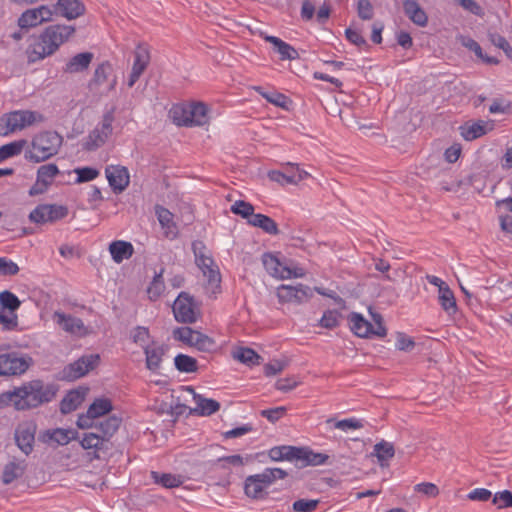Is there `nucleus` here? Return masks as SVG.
<instances>
[{
    "instance_id": "ddd939ff",
    "label": "nucleus",
    "mask_w": 512,
    "mask_h": 512,
    "mask_svg": "<svg viewBox=\"0 0 512 512\" xmlns=\"http://www.w3.org/2000/svg\"><path fill=\"white\" fill-rule=\"evenodd\" d=\"M277 297L281 303L301 305L313 297V290L304 284L280 285L277 288Z\"/></svg>"
},
{
    "instance_id": "c756f323",
    "label": "nucleus",
    "mask_w": 512,
    "mask_h": 512,
    "mask_svg": "<svg viewBox=\"0 0 512 512\" xmlns=\"http://www.w3.org/2000/svg\"><path fill=\"white\" fill-rule=\"evenodd\" d=\"M93 59L91 52H83L73 56L64 68L67 73H78L86 70Z\"/></svg>"
},
{
    "instance_id": "5fc2aeb1",
    "label": "nucleus",
    "mask_w": 512,
    "mask_h": 512,
    "mask_svg": "<svg viewBox=\"0 0 512 512\" xmlns=\"http://www.w3.org/2000/svg\"><path fill=\"white\" fill-rule=\"evenodd\" d=\"M462 45L468 48L469 50L473 51L476 54V56L482 59L484 62L488 64L498 63V60L496 58L484 56L481 46L472 38H463Z\"/></svg>"
},
{
    "instance_id": "a18cd8bd",
    "label": "nucleus",
    "mask_w": 512,
    "mask_h": 512,
    "mask_svg": "<svg viewBox=\"0 0 512 512\" xmlns=\"http://www.w3.org/2000/svg\"><path fill=\"white\" fill-rule=\"evenodd\" d=\"M40 24L42 23L41 21H39V16L36 8L24 11L18 19V25L22 29L33 28Z\"/></svg>"
},
{
    "instance_id": "20e7f679",
    "label": "nucleus",
    "mask_w": 512,
    "mask_h": 512,
    "mask_svg": "<svg viewBox=\"0 0 512 512\" xmlns=\"http://www.w3.org/2000/svg\"><path fill=\"white\" fill-rule=\"evenodd\" d=\"M173 122L178 126H204L209 122L208 107L202 102L175 105L170 110Z\"/></svg>"
},
{
    "instance_id": "5701e85b",
    "label": "nucleus",
    "mask_w": 512,
    "mask_h": 512,
    "mask_svg": "<svg viewBox=\"0 0 512 512\" xmlns=\"http://www.w3.org/2000/svg\"><path fill=\"white\" fill-rule=\"evenodd\" d=\"M328 455L316 453L307 447H296L295 462L297 466H318L324 464Z\"/></svg>"
},
{
    "instance_id": "603ef678",
    "label": "nucleus",
    "mask_w": 512,
    "mask_h": 512,
    "mask_svg": "<svg viewBox=\"0 0 512 512\" xmlns=\"http://www.w3.org/2000/svg\"><path fill=\"white\" fill-rule=\"evenodd\" d=\"M50 218L47 204L38 205L29 214V220L36 224L50 223Z\"/></svg>"
},
{
    "instance_id": "13d9d810",
    "label": "nucleus",
    "mask_w": 512,
    "mask_h": 512,
    "mask_svg": "<svg viewBox=\"0 0 512 512\" xmlns=\"http://www.w3.org/2000/svg\"><path fill=\"white\" fill-rule=\"evenodd\" d=\"M75 173L77 174L76 183L92 181L99 175V171L92 167L77 168Z\"/></svg>"
},
{
    "instance_id": "7c9ffc66",
    "label": "nucleus",
    "mask_w": 512,
    "mask_h": 512,
    "mask_svg": "<svg viewBox=\"0 0 512 512\" xmlns=\"http://www.w3.org/2000/svg\"><path fill=\"white\" fill-rule=\"evenodd\" d=\"M248 224L260 228L270 235H277L279 233L277 223L272 218L264 214L252 215V218L248 220Z\"/></svg>"
},
{
    "instance_id": "a878e982",
    "label": "nucleus",
    "mask_w": 512,
    "mask_h": 512,
    "mask_svg": "<svg viewBox=\"0 0 512 512\" xmlns=\"http://www.w3.org/2000/svg\"><path fill=\"white\" fill-rule=\"evenodd\" d=\"M403 9L406 16L416 25L425 27L428 23L426 12L415 0H404Z\"/></svg>"
},
{
    "instance_id": "f3484780",
    "label": "nucleus",
    "mask_w": 512,
    "mask_h": 512,
    "mask_svg": "<svg viewBox=\"0 0 512 512\" xmlns=\"http://www.w3.org/2000/svg\"><path fill=\"white\" fill-rule=\"evenodd\" d=\"M109 185L116 193L124 191L130 182L128 169L120 165H109L105 170Z\"/></svg>"
},
{
    "instance_id": "e2e57ef3",
    "label": "nucleus",
    "mask_w": 512,
    "mask_h": 512,
    "mask_svg": "<svg viewBox=\"0 0 512 512\" xmlns=\"http://www.w3.org/2000/svg\"><path fill=\"white\" fill-rule=\"evenodd\" d=\"M286 411H287L286 407L279 406V407H275V408L262 410V411H260V415L262 417H265L271 423H275L286 414Z\"/></svg>"
},
{
    "instance_id": "a19ab883",
    "label": "nucleus",
    "mask_w": 512,
    "mask_h": 512,
    "mask_svg": "<svg viewBox=\"0 0 512 512\" xmlns=\"http://www.w3.org/2000/svg\"><path fill=\"white\" fill-rule=\"evenodd\" d=\"M233 357L241 363L250 366L259 364V360L261 359V357L253 349L248 347H240L236 349L233 352Z\"/></svg>"
},
{
    "instance_id": "473e14b6",
    "label": "nucleus",
    "mask_w": 512,
    "mask_h": 512,
    "mask_svg": "<svg viewBox=\"0 0 512 512\" xmlns=\"http://www.w3.org/2000/svg\"><path fill=\"white\" fill-rule=\"evenodd\" d=\"M84 400V392L79 390H71L60 402V411L63 414H68L78 408Z\"/></svg>"
},
{
    "instance_id": "39448f33",
    "label": "nucleus",
    "mask_w": 512,
    "mask_h": 512,
    "mask_svg": "<svg viewBox=\"0 0 512 512\" xmlns=\"http://www.w3.org/2000/svg\"><path fill=\"white\" fill-rule=\"evenodd\" d=\"M287 472L281 468H266L262 473L248 476L245 480V494L253 499L262 498L265 488L277 479H284Z\"/></svg>"
},
{
    "instance_id": "aec40b11",
    "label": "nucleus",
    "mask_w": 512,
    "mask_h": 512,
    "mask_svg": "<svg viewBox=\"0 0 512 512\" xmlns=\"http://www.w3.org/2000/svg\"><path fill=\"white\" fill-rule=\"evenodd\" d=\"M54 322L59 325L65 332L76 335L85 334V325L80 318L67 315L60 311H55L52 316Z\"/></svg>"
},
{
    "instance_id": "c9c22d12",
    "label": "nucleus",
    "mask_w": 512,
    "mask_h": 512,
    "mask_svg": "<svg viewBox=\"0 0 512 512\" xmlns=\"http://www.w3.org/2000/svg\"><path fill=\"white\" fill-rule=\"evenodd\" d=\"M60 173L59 168L56 164L49 163L38 167L36 178L39 182L50 187L53 183V179Z\"/></svg>"
},
{
    "instance_id": "6e6552de",
    "label": "nucleus",
    "mask_w": 512,
    "mask_h": 512,
    "mask_svg": "<svg viewBox=\"0 0 512 512\" xmlns=\"http://www.w3.org/2000/svg\"><path fill=\"white\" fill-rule=\"evenodd\" d=\"M33 364V359L27 354L15 351L0 354V377L21 376Z\"/></svg>"
},
{
    "instance_id": "f8f14e48",
    "label": "nucleus",
    "mask_w": 512,
    "mask_h": 512,
    "mask_svg": "<svg viewBox=\"0 0 512 512\" xmlns=\"http://www.w3.org/2000/svg\"><path fill=\"white\" fill-rule=\"evenodd\" d=\"M80 445L88 451L87 455L90 460L105 458L111 449V443L107 439L93 432L83 433Z\"/></svg>"
},
{
    "instance_id": "423d86ee",
    "label": "nucleus",
    "mask_w": 512,
    "mask_h": 512,
    "mask_svg": "<svg viewBox=\"0 0 512 512\" xmlns=\"http://www.w3.org/2000/svg\"><path fill=\"white\" fill-rule=\"evenodd\" d=\"M372 319L375 323L373 325L367 321L361 314L353 312L349 315V322L351 330L358 337L370 338L372 336L384 337L387 333L386 328L383 325V318L379 313H372Z\"/></svg>"
},
{
    "instance_id": "4d7b16f0",
    "label": "nucleus",
    "mask_w": 512,
    "mask_h": 512,
    "mask_svg": "<svg viewBox=\"0 0 512 512\" xmlns=\"http://www.w3.org/2000/svg\"><path fill=\"white\" fill-rule=\"evenodd\" d=\"M284 265V279L302 278L306 275L305 269L290 259H286Z\"/></svg>"
},
{
    "instance_id": "c03bdc74",
    "label": "nucleus",
    "mask_w": 512,
    "mask_h": 512,
    "mask_svg": "<svg viewBox=\"0 0 512 512\" xmlns=\"http://www.w3.org/2000/svg\"><path fill=\"white\" fill-rule=\"evenodd\" d=\"M151 477L155 483L162 485L165 488H175L181 485L182 481L179 476H175L169 473L160 474L152 471Z\"/></svg>"
},
{
    "instance_id": "b1692460",
    "label": "nucleus",
    "mask_w": 512,
    "mask_h": 512,
    "mask_svg": "<svg viewBox=\"0 0 512 512\" xmlns=\"http://www.w3.org/2000/svg\"><path fill=\"white\" fill-rule=\"evenodd\" d=\"M55 11L66 19L73 20L84 14L85 6L79 0H58Z\"/></svg>"
},
{
    "instance_id": "9d476101",
    "label": "nucleus",
    "mask_w": 512,
    "mask_h": 512,
    "mask_svg": "<svg viewBox=\"0 0 512 512\" xmlns=\"http://www.w3.org/2000/svg\"><path fill=\"white\" fill-rule=\"evenodd\" d=\"M99 361L100 357L98 354L84 355L62 370L61 379L66 381L79 379L94 369Z\"/></svg>"
},
{
    "instance_id": "864d4df0",
    "label": "nucleus",
    "mask_w": 512,
    "mask_h": 512,
    "mask_svg": "<svg viewBox=\"0 0 512 512\" xmlns=\"http://www.w3.org/2000/svg\"><path fill=\"white\" fill-rule=\"evenodd\" d=\"M231 212L240 215L242 218L247 219V221L252 218V215H254V206L246 201L243 200H237L235 203L231 206Z\"/></svg>"
},
{
    "instance_id": "e433bc0d",
    "label": "nucleus",
    "mask_w": 512,
    "mask_h": 512,
    "mask_svg": "<svg viewBox=\"0 0 512 512\" xmlns=\"http://www.w3.org/2000/svg\"><path fill=\"white\" fill-rule=\"evenodd\" d=\"M268 455L273 461H295L296 447L286 445L276 446L269 450Z\"/></svg>"
},
{
    "instance_id": "338daca9",
    "label": "nucleus",
    "mask_w": 512,
    "mask_h": 512,
    "mask_svg": "<svg viewBox=\"0 0 512 512\" xmlns=\"http://www.w3.org/2000/svg\"><path fill=\"white\" fill-rule=\"evenodd\" d=\"M192 250L195 256V263L201 262L204 259L206 260V258H212L210 251L202 241H194L192 243Z\"/></svg>"
},
{
    "instance_id": "cd10ccee",
    "label": "nucleus",
    "mask_w": 512,
    "mask_h": 512,
    "mask_svg": "<svg viewBox=\"0 0 512 512\" xmlns=\"http://www.w3.org/2000/svg\"><path fill=\"white\" fill-rule=\"evenodd\" d=\"M262 263L265 270L275 278L284 279V270L286 259L280 260L272 253H265L262 256Z\"/></svg>"
},
{
    "instance_id": "c85d7f7f",
    "label": "nucleus",
    "mask_w": 512,
    "mask_h": 512,
    "mask_svg": "<svg viewBox=\"0 0 512 512\" xmlns=\"http://www.w3.org/2000/svg\"><path fill=\"white\" fill-rule=\"evenodd\" d=\"M460 132L465 140L472 141L488 132V123L482 120L472 123L467 122L460 126Z\"/></svg>"
},
{
    "instance_id": "680f3d73",
    "label": "nucleus",
    "mask_w": 512,
    "mask_h": 512,
    "mask_svg": "<svg viewBox=\"0 0 512 512\" xmlns=\"http://www.w3.org/2000/svg\"><path fill=\"white\" fill-rule=\"evenodd\" d=\"M156 215L159 223L163 228L170 229L171 227L174 226L173 214L168 209L161 206H157Z\"/></svg>"
},
{
    "instance_id": "0e129e2a",
    "label": "nucleus",
    "mask_w": 512,
    "mask_h": 512,
    "mask_svg": "<svg viewBox=\"0 0 512 512\" xmlns=\"http://www.w3.org/2000/svg\"><path fill=\"white\" fill-rule=\"evenodd\" d=\"M357 13L362 20H371L374 16V10L369 0H358Z\"/></svg>"
},
{
    "instance_id": "79ce46f5",
    "label": "nucleus",
    "mask_w": 512,
    "mask_h": 512,
    "mask_svg": "<svg viewBox=\"0 0 512 512\" xmlns=\"http://www.w3.org/2000/svg\"><path fill=\"white\" fill-rule=\"evenodd\" d=\"M46 435L49 440L59 445H66L76 438L77 432L74 430L57 428L53 431H47Z\"/></svg>"
},
{
    "instance_id": "2eb2a0df",
    "label": "nucleus",
    "mask_w": 512,
    "mask_h": 512,
    "mask_svg": "<svg viewBox=\"0 0 512 512\" xmlns=\"http://www.w3.org/2000/svg\"><path fill=\"white\" fill-rule=\"evenodd\" d=\"M172 309L177 322L191 324L197 320L194 299L187 292H181L178 295Z\"/></svg>"
},
{
    "instance_id": "7ed1b4c3",
    "label": "nucleus",
    "mask_w": 512,
    "mask_h": 512,
    "mask_svg": "<svg viewBox=\"0 0 512 512\" xmlns=\"http://www.w3.org/2000/svg\"><path fill=\"white\" fill-rule=\"evenodd\" d=\"M62 143L63 138L57 132H40L33 137L30 146L25 150L24 157L33 163L44 162L58 154Z\"/></svg>"
},
{
    "instance_id": "6e6d98bb",
    "label": "nucleus",
    "mask_w": 512,
    "mask_h": 512,
    "mask_svg": "<svg viewBox=\"0 0 512 512\" xmlns=\"http://www.w3.org/2000/svg\"><path fill=\"white\" fill-rule=\"evenodd\" d=\"M0 304L9 312H15L20 307L21 302L15 294L6 290L0 293Z\"/></svg>"
},
{
    "instance_id": "774afa93",
    "label": "nucleus",
    "mask_w": 512,
    "mask_h": 512,
    "mask_svg": "<svg viewBox=\"0 0 512 512\" xmlns=\"http://www.w3.org/2000/svg\"><path fill=\"white\" fill-rule=\"evenodd\" d=\"M319 504V500L299 499L293 503V509L297 512H312Z\"/></svg>"
},
{
    "instance_id": "a211bd4d",
    "label": "nucleus",
    "mask_w": 512,
    "mask_h": 512,
    "mask_svg": "<svg viewBox=\"0 0 512 512\" xmlns=\"http://www.w3.org/2000/svg\"><path fill=\"white\" fill-rule=\"evenodd\" d=\"M186 390L193 395V400L196 404V407L190 409V414L210 416L219 411L220 403L218 401L197 394L191 386H187Z\"/></svg>"
},
{
    "instance_id": "dca6fc26",
    "label": "nucleus",
    "mask_w": 512,
    "mask_h": 512,
    "mask_svg": "<svg viewBox=\"0 0 512 512\" xmlns=\"http://www.w3.org/2000/svg\"><path fill=\"white\" fill-rule=\"evenodd\" d=\"M36 425L33 422H24L18 425L15 431V441L19 449L29 455L33 451Z\"/></svg>"
},
{
    "instance_id": "4c0bfd02",
    "label": "nucleus",
    "mask_w": 512,
    "mask_h": 512,
    "mask_svg": "<svg viewBox=\"0 0 512 512\" xmlns=\"http://www.w3.org/2000/svg\"><path fill=\"white\" fill-rule=\"evenodd\" d=\"M27 141L24 139L10 142L0 147V163L4 160L19 155L26 147Z\"/></svg>"
},
{
    "instance_id": "49530a36",
    "label": "nucleus",
    "mask_w": 512,
    "mask_h": 512,
    "mask_svg": "<svg viewBox=\"0 0 512 512\" xmlns=\"http://www.w3.org/2000/svg\"><path fill=\"white\" fill-rule=\"evenodd\" d=\"M111 409L112 404L110 400L97 399L90 405L87 412L90 416H92L95 419L109 413Z\"/></svg>"
},
{
    "instance_id": "69168bd1",
    "label": "nucleus",
    "mask_w": 512,
    "mask_h": 512,
    "mask_svg": "<svg viewBox=\"0 0 512 512\" xmlns=\"http://www.w3.org/2000/svg\"><path fill=\"white\" fill-rule=\"evenodd\" d=\"M0 324L5 330H14L18 326V317L15 312L4 313L0 311Z\"/></svg>"
},
{
    "instance_id": "f257e3e1",
    "label": "nucleus",
    "mask_w": 512,
    "mask_h": 512,
    "mask_svg": "<svg viewBox=\"0 0 512 512\" xmlns=\"http://www.w3.org/2000/svg\"><path fill=\"white\" fill-rule=\"evenodd\" d=\"M57 386L41 380H31L20 387L0 395V407L11 404L16 410H28L51 402L57 394Z\"/></svg>"
},
{
    "instance_id": "f704fd0d",
    "label": "nucleus",
    "mask_w": 512,
    "mask_h": 512,
    "mask_svg": "<svg viewBox=\"0 0 512 512\" xmlns=\"http://www.w3.org/2000/svg\"><path fill=\"white\" fill-rule=\"evenodd\" d=\"M373 454L377 457L379 464L383 467L388 465L390 459L395 455V449L392 443L382 440L374 445Z\"/></svg>"
},
{
    "instance_id": "052dcab7",
    "label": "nucleus",
    "mask_w": 512,
    "mask_h": 512,
    "mask_svg": "<svg viewBox=\"0 0 512 512\" xmlns=\"http://www.w3.org/2000/svg\"><path fill=\"white\" fill-rule=\"evenodd\" d=\"M493 504L499 509L512 507V493L508 490L497 492L492 498Z\"/></svg>"
},
{
    "instance_id": "4be33fe9",
    "label": "nucleus",
    "mask_w": 512,
    "mask_h": 512,
    "mask_svg": "<svg viewBox=\"0 0 512 512\" xmlns=\"http://www.w3.org/2000/svg\"><path fill=\"white\" fill-rule=\"evenodd\" d=\"M202 271L203 276L207 279L208 286L211 291L215 293L220 289L221 275L218 267L215 265L213 258H206L201 262L196 263Z\"/></svg>"
},
{
    "instance_id": "393cba45",
    "label": "nucleus",
    "mask_w": 512,
    "mask_h": 512,
    "mask_svg": "<svg viewBox=\"0 0 512 512\" xmlns=\"http://www.w3.org/2000/svg\"><path fill=\"white\" fill-rule=\"evenodd\" d=\"M26 461L24 459L13 458L3 469L2 482L5 485L23 476L26 470Z\"/></svg>"
},
{
    "instance_id": "37998d69",
    "label": "nucleus",
    "mask_w": 512,
    "mask_h": 512,
    "mask_svg": "<svg viewBox=\"0 0 512 512\" xmlns=\"http://www.w3.org/2000/svg\"><path fill=\"white\" fill-rule=\"evenodd\" d=\"M174 364L178 371L184 373H194L198 369L196 359L185 354H178L174 358Z\"/></svg>"
},
{
    "instance_id": "de8ad7c7",
    "label": "nucleus",
    "mask_w": 512,
    "mask_h": 512,
    "mask_svg": "<svg viewBox=\"0 0 512 512\" xmlns=\"http://www.w3.org/2000/svg\"><path fill=\"white\" fill-rule=\"evenodd\" d=\"M286 167L285 172L273 170L268 173V178L276 183H279L280 185H288V184H294L295 185V179H294V172L291 170V168Z\"/></svg>"
},
{
    "instance_id": "72a5a7b5",
    "label": "nucleus",
    "mask_w": 512,
    "mask_h": 512,
    "mask_svg": "<svg viewBox=\"0 0 512 512\" xmlns=\"http://www.w3.org/2000/svg\"><path fill=\"white\" fill-rule=\"evenodd\" d=\"M438 300L442 309L449 315H453L457 311V304L453 291L449 286H442L438 291Z\"/></svg>"
},
{
    "instance_id": "412c9836",
    "label": "nucleus",
    "mask_w": 512,
    "mask_h": 512,
    "mask_svg": "<svg viewBox=\"0 0 512 512\" xmlns=\"http://www.w3.org/2000/svg\"><path fill=\"white\" fill-rule=\"evenodd\" d=\"M167 351V345L152 342L151 346L144 350L146 368L153 373L158 372L161 368L163 357Z\"/></svg>"
},
{
    "instance_id": "9b49d317",
    "label": "nucleus",
    "mask_w": 512,
    "mask_h": 512,
    "mask_svg": "<svg viewBox=\"0 0 512 512\" xmlns=\"http://www.w3.org/2000/svg\"><path fill=\"white\" fill-rule=\"evenodd\" d=\"M113 68L109 62H103L97 66L94 75L89 82L91 91L108 93L116 86V77H112Z\"/></svg>"
},
{
    "instance_id": "ea45409f",
    "label": "nucleus",
    "mask_w": 512,
    "mask_h": 512,
    "mask_svg": "<svg viewBox=\"0 0 512 512\" xmlns=\"http://www.w3.org/2000/svg\"><path fill=\"white\" fill-rule=\"evenodd\" d=\"M130 336H131L132 341L135 344L139 345L143 349V351L146 348H148L149 346H151L152 342H155L152 339L148 328L143 327V326L135 327L131 331Z\"/></svg>"
},
{
    "instance_id": "8fccbe9b",
    "label": "nucleus",
    "mask_w": 512,
    "mask_h": 512,
    "mask_svg": "<svg viewBox=\"0 0 512 512\" xmlns=\"http://www.w3.org/2000/svg\"><path fill=\"white\" fill-rule=\"evenodd\" d=\"M326 422L328 424L334 423V427L336 429L342 430L344 432H347L349 430L361 429L364 427L363 421L357 418H348L339 421H335L334 419L329 418Z\"/></svg>"
},
{
    "instance_id": "bb28decb",
    "label": "nucleus",
    "mask_w": 512,
    "mask_h": 512,
    "mask_svg": "<svg viewBox=\"0 0 512 512\" xmlns=\"http://www.w3.org/2000/svg\"><path fill=\"white\" fill-rule=\"evenodd\" d=\"M109 252L113 261L117 264H120L133 255L134 247L130 242L116 240L110 243Z\"/></svg>"
},
{
    "instance_id": "1a4fd4ad",
    "label": "nucleus",
    "mask_w": 512,
    "mask_h": 512,
    "mask_svg": "<svg viewBox=\"0 0 512 512\" xmlns=\"http://www.w3.org/2000/svg\"><path fill=\"white\" fill-rule=\"evenodd\" d=\"M113 121V112L110 111L105 113L101 123L97 125L85 139V142L83 143V148L88 151H94L99 147L103 146L112 134Z\"/></svg>"
},
{
    "instance_id": "3c124183",
    "label": "nucleus",
    "mask_w": 512,
    "mask_h": 512,
    "mask_svg": "<svg viewBox=\"0 0 512 512\" xmlns=\"http://www.w3.org/2000/svg\"><path fill=\"white\" fill-rule=\"evenodd\" d=\"M257 92H259L263 98H265L269 103L281 107L284 109L288 108V104L290 103V100L287 96H285L282 93L273 92V93H266L262 91L261 87L255 88Z\"/></svg>"
},
{
    "instance_id": "0eeeda50",
    "label": "nucleus",
    "mask_w": 512,
    "mask_h": 512,
    "mask_svg": "<svg viewBox=\"0 0 512 512\" xmlns=\"http://www.w3.org/2000/svg\"><path fill=\"white\" fill-rule=\"evenodd\" d=\"M44 117L36 111L30 110H16L3 115L0 119L5 124V129L1 131L3 135L21 131L27 127L32 126L37 122H43Z\"/></svg>"
},
{
    "instance_id": "58836bf2",
    "label": "nucleus",
    "mask_w": 512,
    "mask_h": 512,
    "mask_svg": "<svg viewBox=\"0 0 512 512\" xmlns=\"http://www.w3.org/2000/svg\"><path fill=\"white\" fill-rule=\"evenodd\" d=\"M121 424V419L116 416H110L107 419L99 423V434L102 438L107 439L110 442V438L116 433Z\"/></svg>"
},
{
    "instance_id": "2f4dec72",
    "label": "nucleus",
    "mask_w": 512,
    "mask_h": 512,
    "mask_svg": "<svg viewBox=\"0 0 512 512\" xmlns=\"http://www.w3.org/2000/svg\"><path fill=\"white\" fill-rule=\"evenodd\" d=\"M265 40L274 45L282 60H294L298 58L299 54L297 50L290 44L282 41L280 38L275 36H266Z\"/></svg>"
},
{
    "instance_id": "f03ea898",
    "label": "nucleus",
    "mask_w": 512,
    "mask_h": 512,
    "mask_svg": "<svg viewBox=\"0 0 512 512\" xmlns=\"http://www.w3.org/2000/svg\"><path fill=\"white\" fill-rule=\"evenodd\" d=\"M75 32L71 25H51L38 36H33L26 50L29 63H35L54 54Z\"/></svg>"
},
{
    "instance_id": "6ab92c4d",
    "label": "nucleus",
    "mask_w": 512,
    "mask_h": 512,
    "mask_svg": "<svg viewBox=\"0 0 512 512\" xmlns=\"http://www.w3.org/2000/svg\"><path fill=\"white\" fill-rule=\"evenodd\" d=\"M150 62V54L146 47L138 46L134 53V63L128 80V86L133 87Z\"/></svg>"
},
{
    "instance_id": "bf43d9fd",
    "label": "nucleus",
    "mask_w": 512,
    "mask_h": 512,
    "mask_svg": "<svg viewBox=\"0 0 512 512\" xmlns=\"http://www.w3.org/2000/svg\"><path fill=\"white\" fill-rule=\"evenodd\" d=\"M319 324L320 326L328 329L337 327L339 325V313L336 310H328L324 312Z\"/></svg>"
},
{
    "instance_id": "4468645a",
    "label": "nucleus",
    "mask_w": 512,
    "mask_h": 512,
    "mask_svg": "<svg viewBox=\"0 0 512 512\" xmlns=\"http://www.w3.org/2000/svg\"><path fill=\"white\" fill-rule=\"evenodd\" d=\"M173 337L189 346L196 347L200 351H209L214 346V341L190 327H179L173 331Z\"/></svg>"
},
{
    "instance_id": "09e8293b",
    "label": "nucleus",
    "mask_w": 512,
    "mask_h": 512,
    "mask_svg": "<svg viewBox=\"0 0 512 512\" xmlns=\"http://www.w3.org/2000/svg\"><path fill=\"white\" fill-rule=\"evenodd\" d=\"M162 273L163 270L156 274L147 288V294L150 300H157L165 290Z\"/></svg>"
}]
</instances>
